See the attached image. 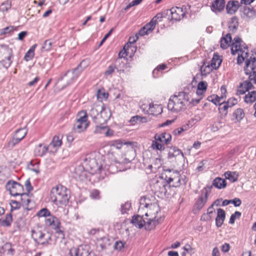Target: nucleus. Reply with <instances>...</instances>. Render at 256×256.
Segmentation results:
<instances>
[{"label":"nucleus","instance_id":"nucleus-1","mask_svg":"<svg viewBox=\"0 0 256 256\" xmlns=\"http://www.w3.org/2000/svg\"><path fill=\"white\" fill-rule=\"evenodd\" d=\"M146 216H150L146 222H145L142 217L137 215L134 216L132 220V224L136 227L139 228H142L144 226L146 230H150L154 229L156 225L160 224L164 220V218L160 216L158 218L156 216V213H152L150 212H146L145 214Z\"/></svg>","mask_w":256,"mask_h":256},{"label":"nucleus","instance_id":"nucleus-2","mask_svg":"<svg viewBox=\"0 0 256 256\" xmlns=\"http://www.w3.org/2000/svg\"><path fill=\"white\" fill-rule=\"evenodd\" d=\"M50 198L52 202L56 205H66L69 200V191L62 185L52 188L50 190Z\"/></svg>","mask_w":256,"mask_h":256},{"label":"nucleus","instance_id":"nucleus-3","mask_svg":"<svg viewBox=\"0 0 256 256\" xmlns=\"http://www.w3.org/2000/svg\"><path fill=\"white\" fill-rule=\"evenodd\" d=\"M231 52L232 55L238 54L237 63L242 64L246 58L248 56V50L246 44L238 37H235L233 40L231 48Z\"/></svg>","mask_w":256,"mask_h":256},{"label":"nucleus","instance_id":"nucleus-4","mask_svg":"<svg viewBox=\"0 0 256 256\" xmlns=\"http://www.w3.org/2000/svg\"><path fill=\"white\" fill-rule=\"evenodd\" d=\"M189 100L188 94L184 92H178L171 96L168 104V108L169 110L174 112L180 111Z\"/></svg>","mask_w":256,"mask_h":256},{"label":"nucleus","instance_id":"nucleus-5","mask_svg":"<svg viewBox=\"0 0 256 256\" xmlns=\"http://www.w3.org/2000/svg\"><path fill=\"white\" fill-rule=\"evenodd\" d=\"M88 66V64L86 60H82L80 63L78 64L76 68L72 69V71H67L64 76L60 78V80H62L65 79L67 85L72 84L77 80L79 76Z\"/></svg>","mask_w":256,"mask_h":256},{"label":"nucleus","instance_id":"nucleus-6","mask_svg":"<svg viewBox=\"0 0 256 256\" xmlns=\"http://www.w3.org/2000/svg\"><path fill=\"white\" fill-rule=\"evenodd\" d=\"M122 146V144L120 140H116L110 146V150L108 152V155L110 158L111 154L114 156L113 160L118 164H125L128 163L130 161L126 158H124L123 157L118 158L117 156L120 152V149L121 148Z\"/></svg>","mask_w":256,"mask_h":256},{"label":"nucleus","instance_id":"nucleus-7","mask_svg":"<svg viewBox=\"0 0 256 256\" xmlns=\"http://www.w3.org/2000/svg\"><path fill=\"white\" fill-rule=\"evenodd\" d=\"M88 125L87 113L85 111H81L78 115L76 121L74 124L73 130L76 132H80L85 130Z\"/></svg>","mask_w":256,"mask_h":256},{"label":"nucleus","instance_id":"nucleus-8","mask_svg":"<svg viewBox=\"0 0 256 256\" xmlns=\"http://www.w3.org/2000/svg\"><path fill=\"white\" fill-rule=\"evenodd\" d=\"M83 164L88 168H90L94 173H100L102 169V165L98 164L92 154H88L85 156Z\"/></svg>","mask_w":256,"mask_h":256},{"label":"nucleus","instance_id":"nucleus-9","mask_svg":"<svg viewBox=\"0 0 256 256\" xmlns=\"http://www.w3.org/2000/svg\"><path fill=\"white\" fill-rule=\"evenodd\" d=\"M166 177L165 180L168 184H170L174 182L172 186L178 187L181 184L180 172L175 170L168 169L165 170Z\"/></svg>","mask_w":256,"mask_h":256},{"label":"nucleus","instance_id":"nucleus-10","mask_svg":"<svg viewBox=\"0 0 256 256\" xmlns=\"http://www.w3.org/2000/svg\"><path fill=\"white\" fill-rule=\"evenodd\" d=\"M6 188L12 196H19L24 191L23 186L14 180L8 182L6 185Z\"/></svg>","mask_w":256,"mask_h":256},{"label":"nucleus","instance_id":"nucleus-11","mask_svg":"<svg viewBox=\"0 0 256 256\" xmlns=\"http://www.w3.org/2000/svg\"><path fill=\"white\" fill-rule=\"evenodd\" d=\"M27 132L28 130L26 128H18L16 130L12 139L9 141L8 146L11 148H14L25 137Z\"/></svg>","mask_w":256,"mask_h":256},{"label":"nucleus","instance_id":"nucleus-12","mask_svg":"<svg viewBox=\"0 0 256 256\" xmlns=\"http://www.w3.org/2000/svg\"><path fill=\"white\" fill-rule=\"evenodd\" d=\"M149 201L150 200L146 197L141 198L140 200V208L149 207L150 209L147 212H150L152 213H156V216H157L159 212L158 206L156 204H150Z\"/></svg>","mask_w":256,"mask_h":256},{"label":"nucleus","instance_id":"nucleus-13","mask_svg":"<svg viewBox=\"0 0 256 256\" xmlns=\"http://www.w3.org/2000/svg\"><path fill=\"white\" fill-rule=\"evenodd\" d=\"M70 256H92L94 253L89 252L88 246H80L77 248H72L70 251Z\"/></svg>","mask_w":256,"mask_h":256},{"label":"nucleus","instance_id":"nucleus-14","mask_svg":"<svg viewBox=\"0 0 256 256\" xmlns=\"http://www.w3.org/2000/svg\"><path fill=\"white\" fill-rule=\"evenodd\" d=\"M208 194V192L206 188L201 190V194L195 203V206L198 210H201L206 202Z\"/></svg>","mask_w":256,"mask_h":256},{"label":"nucleus","instance_id":"nucleus-15","mask_svg":"<svg viewBox=\"0 0 256 256\" xmlns=\"http://www.w3.org/2000/svg\"><path fill=\"white\" fill-rule=\"evenodd\" d=\"M246 64L244 67V71L246 74H248L250 72L256 71V58L250 56L249 58L245 59Z\"/></svg>","mask_w":256,"mask_h":256},{"label":"nucleus","instance_id":"nucleus-16","mask_svg":"<svg viewBox=\"0 0 256 256\" xmlns=\"http://www.w3.org/2000/svg\"><path fill=\"white\" fill-rule=\"evenodd\" d=\"M225 6V1L224 0H214L210 5L211 10L215 12L218 13L223 10Z\"/></svg>","mask_w":256,"mask_h":256},{"label":"nucleus","instance_id":"nucleus-17","mask_svg":"<svg viewBox=\"0 0 256 256\" xmlns=\"http://www.w3.org/2000/svg\"><path fill=\"white\" fill-rule=\"evenodd\" d=\"M170 12L172 18L176 21L180 20L185 15V12L183 11L182 8L179 7L172 8Z\"/></svg>","mask_w":256,"mask_h":256},{"label":"nucleus","instance_id":"nucleus-18","mask_svg":"<svg viewBox=\"0 0 256 256\" xmlns=\"http://www.w3.org/2000/svg\"><path fill=\"white\" fill-rule=\"evenodd\" d=\"M240 4L237 0H230L226 6V10L228 14H233L240 8Z\"/></svg>","mask_w":256,"mask_h":256},{"label":"nucleus","instance_id":"nucleus-19","mask_svg":"<svg viewBox=\"0 0 256 256\" xmlns=\"http://www.w3.org/2000/svg\"><path fill=\"white\" fill-rule=\"evenodd\" d=\"M32 237L34 240L40 244L43 241L44 238L46 236V234L42 232L38 228L32 229L31 230Z\"/></svg>","mask_w":256,"mask_h":256},{"label":"nucleus","instance_id":"nucleus-20","mask_svg":"<svg viewBox=\"0 0 256 256\" xmlns=\"http://www.w3.org/2000/svg\"><path fill=\"white\" fill-rule=\"evenodd\" d=\"M154 139L164 144H168L172 140L170 134L168 132H163L160 134H156Z\"/></svg>","mask_w":256,"mask_h":256},{"label":"nucleus","instance_id":"nucleus-21","mask_svg":"<svg viewBox=\"0 0 256 256\" xmlns=\"http://www.w3.org/2000/svg\"><path fill=\"white\" fill-rule=\"evenodd\" d=\"M226 212L220 208L217 210V216L216 218V224L218 228L220 227L225 220Z\"/></svg>","mask_w":256,"mask_h":256},{"label":"nucleus","instance_id":"nucleus-22","mask_svg":"<svg viewBox=\"0 0 256 256\" xmlns=\"http://www.w3.org/2000/svg\"><path fill=\"white\" fill-rule=\"evenodd\" d=\"M102 110V106H94L91 108L88 115L92 118L95 122H96V120H99L100 113Z\"/></svg>","mask_w":256,"mask_h":256},{"label":"nucleus","instance_id":"nucleus-23","mask_svg":"<svg viewBox=\"0 0 256 256\" xmlns=\"http://www.w3.org/2000/svg\"><path fill=\"white\" fill-rule=\"evenodd\" d=\"M111 116L110 110L108 108H106L102 106V110H100L99 117L102 119V120H99V122H106L110 118Z\"/></svg>","mask_w":256,"mask_h":256},{"label":"nucleus","instance_id":"nucleus-24","mask_svg":"<svg viewBox=\"0 0 256 256\" xmlns=\"http://www.w3.org/2000/svg\"><path fill=\"white\" fill-rule=\"evenodd\" d=\"M232 36L230 34H226L224 36L222 37L220 40V47L222 49L227 48L232 42Z\"/></svg>","mask_w":256,"mask_h":256},{"label":"nucleus","instance_id":"nucleus-25","mask_svg":"<svg viewBox=\"0 0 256 256\" xmlns=\"http://www.w3.org/2000/svg\"><path fill=\"white\" fill-rule=\"evenodd\" d=\"M48 150V147L42 144L37 146L34 150V154L36 156H44Z\"/></svg>","mask_w":256,"mask_h":256},{"label":"nucleus","instance_id":"nucleus-26","mask_svg":"<svg viewBox=\"0 0 256 256\" xmlns=\"http://www.w3.org/2000/svg\"><path fill=\"white\" fill-rule=\"evenodd\" d=\"M97 245L100 246L101 250H104L110 244V240L106 236H103L97 239Z\"/></svg>","mask_w":256,"mask_h":256},{"label":"nucleus","instance_id":"nucleus-27","mask_svg":"<svg viewBox=\"0 0 256 256\" xmlns=\"http://www.w3.org/2000/svg\"><path fill=\"white\" fill-rule=\"evenodd\" d=\"M240 11L242 16L246 17H250L254 14V8H250L246 6H242L240 5Z\"/></svg>","mask_w":256,"mask_h":256},{"label":"nucleus","instance_id":"nucleus-28","mask_svg":"<svg viewBox=\"0 0 256 256\" xmlns=\"http://www.w3.org/2000/svg\"><path fill=\"white\" fill-rule=\"evenodd\" d=\"M222 59L220 58V56L214 54L210 64L213 69H218L221 64Z\"/></svg>","mask_w":256,"mask_h":256},{"label":"nucleus","instance_id":"nucleus-29","mask_svg":"<svg viewBox=\"0 0 256 256\" xmlns=\"http://www.w3.org/2000/svg\"><path fill=\"white\" fill-rule=\"evenodd\" d=\"M224 176L230 182H234L238 180L239 175L236 172L227 171L224 172Z\"/></svg>","mask_w":256,"mask_h":256},{"label":"nucleus","instance_id":"nucleus-30","mask_svg":"<svg viewBox=\"0 0 256 256\" xmlns=\"http://www.w3.org/2000/svg\"><path fill=\"white\" fill-rule=\"evenodd\" d=\"M12 54V50L6 46H0V58H5Z\"/></svg>","mask_w":256,"mask_h":256},{"label":"nucleus","instance_id":"nucleus-31","mask_svg":"<svg viewBox=\"0 0 256 256\" xmlns=\"http://www.w3.org/2000/svg\"><path fill=\"white\" fill-rule=\"evenodd\" d=\"M212 184L218 189H222L226 187L227 184L225 180L218 177L213 180Z\"/></svg>","mask_w":256,"mask_h":256},{"label":"nucleus","instance_id":"nucleus-32","mask_svg":"<svg viewBox=\"0 0 256 256\" xmlns=\"http://www.w3.org/2000/svg\"><path fill=\"white\" fill-rule=\"evenodd\" d=\"M208 88V84L205 81L200 82L197 86L196 94L198 96H202Z\"/></svg>","mask_w":256,"mask_h":256},{"label":"nucleus","instance_id":"nucleus-33","mask_svg":"<svg viewBox=\"0 0 256 256\" xmlns=\"http://www.w3.org/2000/svg\"><path fill=\"white\" fill-rule=\"evenodd\" d=\"M12 221V215L10 213L6 214L4 218L0 219V226H10Z\"/></svg>","mask_w":256,"mask_h":256},{"label":"nucleus","instance_id":"nucleus-34","mask_svg":"<svg viewBox=\"0 0 256 256\" xmlns=\"http://www.w3.org/2000/svg\"><path fill=\"white\" fill-rule=\"evenodd\" d=\"M37 46V44L32 46L29 50L25 54L24 60L26 62L30 61L32 59L34 56V50Z\"/></svg>","mask_w":256,"mask_h":256},{"label":"nucleus","instance_id":"nucleus-35","mask_svg":"<svg viewBox=\"0 0 256 256\" xmlns=\"http://www.w3.org/2000/svg\"><path fill=\"white\" fill-rule=\"evenodd\" d=\"M244 102L246 103H252L256 100V91L248 92L244 96Z\"/></svg>","mask_w":256,"mask_h":256},{"label":"nucleus","instance_id":"nucleus-36","mask_svg":"<svg viewBox=\"0 0 256 256\" xmlns=\"http://www.w3.org/2000/svg\"><path fill=\"white\" fill-rule=\"evenodd\" d=\"M238 19L236 16L232 17L229 23L228 28L230 32H235L238 27Z\"/></svg>","mask_w":256,"mask_h":256},{"label":"nucleus","instance_id":"nucleus-37","mask_svg":"<svg viewBox=\"0 0 256 256\" xmlns=\"http://www.w3.org/2000/svg\"><path fill=\"white\" fill-rule=\"evenodd\" d=\"M212 70V68L209 64V63H208L207 64H206V63H204L201 66L200 70L202 76H206L208 74H210Z\"/></svg>","mask_w":256,"mask_h":256},{"label":"nucleus","instance_id":"nucleus-38","mask_svg":"<svg viewBox=\"0 0 256 256\" xmlns=\"http://www.w3.org/2000/svg\"><path fill=\"white\" fill-rule=\"evenodd\" d=\"M13 54L10 56H6L5 58L0 60V62L2 64V66L6 68H8L12 62Z\"/></svg>","mask_w":256,"mask_h":256},{"label":"nucleus","instance_id":"nucleus-39","mask_svg":"<svg viewBox=\"0 0 256 256\" xmlns=\"http://www.w3.org/2000/svg\"><path fill=\"white\" fill-rule=\"evenodd\" d=\"M151 147L154 150H159L160 151L164 150V144L160 142L159 140H156L152 142Z\"/></svg>","mask_w":256,"mask_h":256},{"label":"nucleus","instance_id":"nucleus-40","mask_svg":"<svg viewBox=\"0 0 256 256\" xmlns=\"http://www.w3.org/2000/svg\"><path fill=\"white\" fill-rule=\"evenodd\" d=\"M126 46H124L123 50H121L118 54L119 58H117L116 60V64L122 63V66H124V64L123 62H122V58H125L128 56V54H126Z\"/></svg>","mask_w":256,"mask_h":256},{"label":"nucleus","instance_id":"nucleus-41","mask_svg":"<svg viewBox=\"0 0 256 256\" xmlns=\"http://www.w3.org/2000/svg\"><path fill=\"white\" fill-rule=\"evenodd\" d=\"M190 128L189 124H188L182 126L181 127L175 129L172 133L175 136L180 135L182 132L187 130Z\"/></svg>","mask_w":256,"mask_h":256},{"label":"nucleus","instance_id":"nucleus-42","mask_svg":"<svg viewBox=\"0 0 256 256\" xmlns=\"http://www.w3.org/2000/svg\"><path fill=\"white\" fill-rule=\"evenodd\" d=\"M234 116L238 121L240 120L244 116V113L242 108H238L233 114Z\"/></svg>","mask_w":256,"mask_h":256},{"label":"nucleus","instance_id":"nucleus-43","mask_svg":"<svg viewBox=\"0 0 256 256\" xmlns=\"http://www.w3.org/2000/svg\"><path fill=\"white\" fill-rule=\"evenodd\" d=\"M83 169L84 168L82 166H78L76 169V173L80 180H83L86 177V172L84 170L82 171Z\"/></svg>","mask_w":256,"mask_h":256},{"label":"nucleus","instance_id":"nucleus-44","mask_svg":"<svg viewBox=\"0 0 256 256\" xmlns=\"http://www.w3.org/2000/svg\"><path fill=\"white\" fill-rule=\"evenodd\" d=\"M62 144V139L58 136H54L53 138L52 142L50 144V146L53 147H60Z\"/></svg>","mask_w":256,"mask_h":256},{"label":"nucleus","instance_id":"nucleus-45","mask_svg":"<svg viewBox=\"0 0 256 256\" xmlns=\"http://www.w3.org/2000/svg\"><path fill=\"white\" fill-rule=\"evenodd\" d=\"M116 68L118 69V70H119L118 68H116V66L114 64L109 66L108 68V69L104 72V76H110L111 77L112 74L114 72V70Z\"/></svg>","mask_w":256,"mask_h":256},{"label":"nucleus","instance_id":"nucleus-46","mask_svg":"<svg viewBox=\"0 0 256 256\" xmlns=\"http://www.w3.org/2000/svg\"><path fill=\"white\" fill-rule=\"evenodd\" d=\"M222 99H223L221 96H219L218 95H212L208 97V100L209 101L212 102L213 104H214L215 105L218 104L220 103V100Z\"/></svg>","mask_w":256,"mask_h":256},{"label":"nucleus","instance_id":"nucleus-47","mask_svg":"<svg viewBox=\"0 0 256 256\" xmlns=\"http://www.w3.org/2000/svg\"><path fill=\"white\" fill-rule=\"evenodd\" d=\"M166 66L165 64H161L158 66L152 72V74L154 77H158V72L161 70H164L166 68Z\"/></svg>","mask_w":256,"mask_h":256},{"label":"nucleus","instance_id":"nucleus-48","mask_svg":"<svg viewBox=\"0 0 256 256\" xmlns=\"http://www.w3.org/2000/svg\"><path fill=\"white\" fill-rule=\"evenodd\" d=\"M52 42L50 40H45L43 46L42 48V50L48 51L51 50Z\"/></svg>","mask_w":256,"mask_h":256},{"label":"nucleus","instance_id":"nucleus-49","mask_svg":"<svg viewBox=\"0 0 256 256\" xmlns=\"http://www.w3.org/2000/svg\"><path fill=\"white\" fill-rule=\"evenodd\" d=\"M90 197L94 200H100V192L96 189L92 190L90 191Z\"/></svg>","mask_w":256,"mask_h":256},{"label":"nucleus","instance_id":"nucleus-50","mask_svg":"<svg viewBox=\"0 0 256 256\" xmlns=\"http://www.w3.org/2000/svg\"><path fill=\"white\" fill-rule=\"evenodd\" d=\"M241 212L238 211H236L234 214H232L230 217V220H229V224H232L234 223V221L236 219L240 218V216H241Z\"/></svg>","mask_w":256,"mask_h":256},{"label":"nucleus","instance_id":"nucleus-51","mask_svg":"<svg viewBox=\"0 0 256 256\" xmlns=\"http://www.w3.org/2000/svg\"><path fill=\"white\" fill-rule=\"evenodd\" d=\"M107 128V126H103V125H100V126H96L95 128L94 133V134H102L105 132V130Z\"/></svg>","mask_w":256,"mask_h":256},{"label":"nucleus","instance_id":"nucleus-52","mask_svg":"<svg viewBox=\"0 0 256 256\" xmlns=\"http://www.w3.org/2000/svg\"><path fill=\"white\" fill-rule=\"evenodd\" d=\"M50 212L46 208H44L40 210L37 214V216L39 217H46L50 216Z\"/></svg>","mask_w":256,"mask_h":256},{"label":"nucleus","instance_id":"nucleus-53","mask_svg":"<svg viewBox=\"0 0 256 256\" xmlns=\"http://www.w3.org/2000/svg\"><path fill=\"white\" fill-rule=\"evenodd\" d=\"M154 105L152 103L149 104L148 106L146 105L145 104H142L140 106V108L144 112H148V110H150L152 112H153L152 108L154 107Z\"/></svg>","mask_w":256,"mask_h":256},{"label":"nucleus","instance_id":"nucleus-54","mask_svg":"<svg viewBox=\"0 0 256 256\" xmlns=\"http://www.w3.org/2000/svg\"><path fill=\"white\" fill-rule=\"evenodd\" d=\"M11 8V3L10 1L6 0L3 2L1 6L0 9L2 11L4 12L7 11Z\"/></svg>","mask_w":256,"mask_h":256},{"label":"nucleus","instance_id":"nucleus-55","mask_svg":"<svg viewBox=\"0 0 256 256\" xmlns=\"http://www.w3.org/2000/svg\"><path fill=\"white\" fill-rule=\"evenodd\" d=\"M10 204L11 206V210H14L20 208L22 205L20 202L15 200H11Z\"/></svg>","mask_w":256,"mask_h":256},{"label":"nucleus","instance_id":"nucleus-56","mask_svg":"<svg viewBox=\"0 0 256 256\" xmlns=\"http://www.w3.org/2000/svg\"><path fill=\"white\" fill-rule=\"evenodd\" d=\"M228 108V104L226 102H222L219 104V110L220 112H222V111L223 110L225 114H227V110Z\"/></svg>","mask_w":256,"mask_h":256},{"label":"nucleus","instance_id":"nucleus-57","mask_svg":"<svg viewBox=\"0 0 256 256\" xmlns=\"http://www.w3.org/2000/svg\"><path fill=\"white\" fill-rule=\"evenodd\" d=\"M56 234H57V238L60 240V242H62V240L64 238V234L63 230H61L60 228L56 229Z\"/></svg>","mask_w":256,"mask_h":256},{"label":"nucleus","instance_id":"nucleus-58","mask_svg":"<svg viewBox=\"0 0 256 256\" xmlns=\"http://www.w3.org/2000/svg\"><path fill=\"white\" fill-rule=\"evenodd\" d=\"M146 118L144 117H142L138 116H133L131 118L130 122H146Z\"/></svg>","mask_w":256,"mask_h":256},{"label":"nucleus","instance_id":"nucleus-59","mask_svg":"<svg viewBox=\"0 0 256 256\" xmlns=\"http://www.w3.org/2000/svg\"><path fill=\"white\" fill-rule=\"evenodd\" d=\"M131 206L130 203L128 202H126L121 206V212L122 214H125L130 208Z\"/></svg>","mask_w":256,"mask_h":256},{"label":"nucleus","instance_id":"nucleus-60","mask_svg":"<svg viewBox=\"0 0 256 256\" xmlns=\"http://www.w3.org/2000/svg\"><path fill=\"white\" fill-rule=\"evenodd\" d=\"M108 94L104 92H102L100 90H98L97 92V97L98 99L106 100L108 98Z\"/></svg>","mask_w":256,"mask_h":256},{"label":"nucleus","instance_id":"nucleus-61","mask_svg":"<svg viewBox=\"0 0 256 256\" xmlns=\"http://www.w3.org/2000/svg\"><path fill=\"white\" fill-rule=\"evenodd\" d=\"M246 86H244V83H241L237 90V94H244L246 92H248V90H246Z\"/></svg>","mask_w":256,"mask_h":256},{"label":"nucleus","instance_id":"nucleus-62","mask_svg":"<svg viewBox=\"0 0 256 256\" xmlns=\"http://www.w3.org/2000/svg\"><path fill=\"white\" fill-rule=\"evenodd\" d=\"M19 196H21L20 200H21V204H22L26 202V201L28 200V198H29V194L26 193H24L23 192H21V194H20Z\"/></svg>","mask_w":256,"mask_h":256},{"label":"nucleus","instance_id":"nucleus-63","mask_svg":"<svg viewBox=\"0 0 256 256\" xmlns=\"http://www.w3.org/2000/svg\"><path fill=\"white\" fill-rule=\"evenodd\" d=\"M52 240V237L49 234H46V236L44 238L42 242H41V244L45 246L50 244V241Z\"/></svg>","mask_w":256,"mask_h":256},{"label":"nucleus","instance_id":"nucleus-64","mask_svg":"<svg viewBox=\"0 0 256 256\" xmlns=\"http://www.w3.org/2000/svg\"><path fill=\"white\" fill-rule=\"evenodd\" d=\"M244 86H246V90H249L254 88L252 84L250 81L246 80L243 82Z\"/></svg>","mask_w":256,"mask_h":256}]
</instances>
